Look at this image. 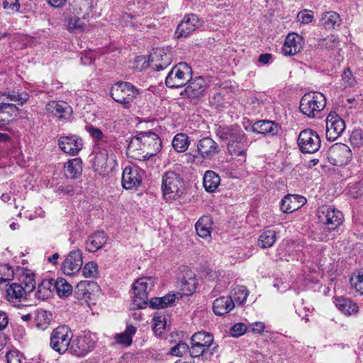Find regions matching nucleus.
<instances>
[{
    "mask_svg": "<svg viewBox=\"0 0 363 363\" xmlns=\"http://www.w3.org/2000/svg\"><path fill=\"white\" fill-rule=\"evenodd\" d=\"M191 345L189 348V352L191 357H199L202 355L207 350H208V347H206L198 342H191Z\"/></svg>",
    "mask_w": 363,
    "mask_h": 363,
    "instance_id": "51",
    "label": "nucleus"
},
{
    "mask_svg": "<svg viewBox=\"0 0 363 363\" xmlns=\"http://www.w3.org/2000/svg\"><path fill=\"white\" fill-rule=\"evenodd\" d=\"M351 288L360 295H363V274L352 275L350 278Z\"/></svg>",
    "mask_w": 363,
    "mask_h": 363,
    "instance_id": "48",
    "label": "nucleus"
},
{
    "mask_svg": "<svg viewBox=\"0 0 363 363\" xmlns=\"http://www.w3.org/2000/svg\"><path fill=\"white\" fill-rule=\"evenodd\" d=\"M298 145L302 152L313 154L319 150L320 139L316 132L305 129L299 133Z\"/></svg>",
    "mask_w": 363,
    "mask_h": 363,
    "instance_id": "8",
    "label": "nucleus"
},
{
    "mask_svg": "<svg viewBox=\"0 0 363 363\" xmlns=\"http://www.w3.org/2000/svg\"><path fill=\"white\" fill-rule=\"evenodd\" d=\"M29 98L28 94L26 92H9L7 94V99L11 101L16 102L18 105L22 106L25 102L28 101Z\"/></svg>",
    "mask_w": 363,
    "mask_h": 363,
    "instance_id": "47",
    "label": "nucleus"
},
{
    "mask_svg": "<svg viewBox=\"0 0 363 363\" xmlns=\"http://www.w3.org/2000/svg\"><path fill=\"white\" fill-rule=\"evenodd\" d=\"M172 55L164 48L156 49L150 56V66L157 70L167 68L172 62Z\"/></svg>",
    "mask_w": 363,
    "mask_h": 363,
    "instance_id": "16",
    "label": "nucleus"
},
{
    "mask_svg": "<svg viewBox=\"0 0 363 363\" xmlns=\"http://www.w3.org/2000/svg\"><path fill=\"white\" fill-rule=\"evenodd\" d=\"M197 150L203 158L217 157L221 151L218 145L209 137H205L198 142Z\"/></svg>",
    "mask_w": 363,
    "mask_h": 363,
    "instance_id": "18",
    "label": "nucleus"
},
{
    "mask_svg": "<svg viewBox=\"0 0 363 363\" xmlns=\"http://www.w3.org/2000/svg\"><path fill=\"white\" fill-rule=\"evenodd\" d=\"M48 109L60 119L66 118L72 113V108L65 101H52L47 106Z\"/></svg>",
    "mask_w": 363,
    "mask_h": 363,
    "instance_id": "28",
    "label": "nucleus"
},
{
    "mask_svg": "<svg viewBox=\"0 0 363 363\" xmlns=\"http://www.w3.org/2000/svg\"><path fill=\"white\" fill-rule=\"evenodd\" d=\"M176 295L168 294L163 297H155L151 298L150 305L152 308H163L169 306L174 301Z\"/></svg>",
    "mask_w": 363,
    "mask_h": 363,
    "instance_id": "37",
    "label": "nucleus"
},
{
    "mask_svg": "<svg viewBox=\"0 0 363 363\" xmlns=\"http://www.w3.org/2000/svg\"><path fill=\"white\" fill-rule=\"evenodd\" d=\"M143 172L138 167H126L122 174V186L125 189H132L140 186Z\"/></svg>",
    "mask_w": 363,
    "mask_h": 363,
    "instance_id": "15",
    "label": "nucleus"
},
{
    "mask_svg": "<svg viewBox=\"0 0 363 363\" xmlns=\"http://www.w3.org/2000/svg\"><path fill=\"white\" fill-rule=\"evenodd\" d=\"M189 350V345L182 341H179L170 349L169 353L175 357H182L184 354H187Z\"/></svg>",
    "mask_w": 363,
    "mask_h": 363,
    "instance_id": "46",
    "label": "nucleus"
},
{
    "mask_svg": "<svg viewBox=\"0 0 363 363\" xmlns=\"http://www.w3.org/2000/svg\"><path fill=\"white\" fill-rule=\"evenodd\" d=\"M82 18H81V16H78L76 14H74L73 16H69V18H67V29L70 31L82 29L84 23Z\"/></svg>",
    "mask_w": 363,
    "mask_h": 363,
    "instance_id": "45",
    "label": "nucleus"
},
{
    "mask_svg": "<svg viewBox=\"0 0 363 363\" xmlns=\"http://www.w3.org/2000/svg\"><path fill=\"white\" fill-rule=\"evenodd\" d=\"M333 149H334V151H337L340 153H342L344 157H346L347 159L350 158L352 157V154H351V150L350 149V147L345 145V144H337L335 145V146L333 147Z\"/></svg>",
    "mask_w": 363,
    "mask_h": 363,
    "instance_id": "56",
    "label": "nucleus"
},
{
    "mask_svg": "<svg viewBox=\"0 0 363 363\" xmlns=\"http://www.w3.org/2000/svg\"><path fill=\"white\" fill-rule=\"evenodd\" d=\"M326 138L330 141H335L345 129V121L336 113H330L326 121Z\"/></svg>",
    "mask_w": 363,
    "mask_h": 363,
    "instance_id": "10",
    "label": "nucleus"
},
{
    "mask_svg": "<svg viewBox=\"0 0 363 363\" xmlns=\"http://www.w3.org/2000/svg\"><path fill=\"white\" fill-rule=\"evenodd\" d=\"M82 172V160H68L65 164V174L67 177L77 179Z\"/></svg>",
    "mask_w": 363,
    "mask_h": 363,
    "instance_id": "33",
    "label": "nucleus"
},
{
    "mask_svg": "<svg viewBox=\"0 0 363 363\" xmlns=\"http://www.w3.org/2000/svg\"><path fill=\"white\" fill-rule=\"evenodd\" d=\"M59 146L62 151L71 156H74L82 150L83 143L81 138L77 135L61 136Z\"/></svg>",
    "mask_w": 363,
    "mask_h": 363,
    "instance_id": "17",
    "label": "nucleus"
},
{
    "mask_svg": "<svg viewBox=\"0 0 363 363\" xmlns=\"http://www.w3.org/2000/svg\"><path fill=\"white\" fill-rule=\"evenodd\" d=\"M8 363H21V356L17 350H12L6 354Z\"/></svg>",
    "mask_w": 363,
    "mask_h": 363,
    "instance_id": "57",
    "label": "nucleus"
},
{
    "mask_svg": "<svg viewBox=\"0 0 363 363\" xmlns=\"http://www.w3.org/2000/svg\"><path fill=\"white\" fill-rule=\"evenodd\" d=\"M313 15L312 11L303 10L298 13L297 19L301 23L307 24L313 21Z\"/></svg>",
    "mask_w": 363,
    "mask_h": 363,
    "instance_id": "54",
    "label": "nucleus"
},
{
    "mask_svg": "<svg viewBox=\"0 0 363 363\" xmlns=\"http://www.w3.org/2000/svg\"><path fill=\"white\" fill-rule=\"evenodd\" d=\"M85 129L96 143L106 141V136L103 133L101 130H100L99 128H96L91 124H89L86 125Z\"/></svg>",
    "mask_w": 363,
    "mask_h": 363,
    "instance_id": "44",
    "label": "nucleus"
},
{
    "mask_svg": "<svg viewBox=\"0 0 363 363\" xmlns=\"http://www.w3.org/2000/svg\"><path fill=\"white\" fill-rule=\"evenodd\" d=\"M93 0H74L70 6L73 14L81 16L83 19L91 11Z\"/></svg>",
    "mask_w": 363,
    "mask_h": 363,
    "instance_id": "26",
    "label": "nucleus"
},
{
    "mask_svg": "<svg viewBox=\"0 0 363 363\" xmlns=\"http://www.w3.org/2000/svg\"><path fill=\"white\" fill-rule=\"evenodd\" d=\"M111 96L117 103L128 108L130 104L138 94V89L129 82H119L113 84L111 89Z\"/></svg>",
    "mask_w": 363,
    "mask_h": 363,
    "instance_id": "4",
    "label": "nucleus"
},
{
    "mask_svg": "<svg viewBox=\"0 0 363 363\" xmlns=\"http://www.w3.org/2000/svg\"><path fill=\"white\" fill-rule=\"evenodd\" d=\"M6 109H9L11 113L18 111V107L13 104L4 103V102L0 103V113H5ZM0 119H2V118L0 117Z\"/></svg>",
    "mask_w": 363,
    "mask_h": 363,
    "instance_id": "59",
    "label": "nucleus"
},
{
    "mask_svg": "<svg viewBox=\"0 0 363 363\" xmlns=\"http://www.w3.org/2000/svg\"><path fill=\"white\" fill-rule=\"evenodd\" d=\"M89 284V282L87 281H79L76 286V293L78 294L81 292L79 294L84 295L88 293V290L86 286Z\"/></svg>",
    "mask_w": 363,
    "mask_h": 363,
    "instance_id": "61",
    "label": "nucleus"
},
{
    "mask_svg": "<svg viewBox=\"0 0 363 363\" xmlns=\"http://www.w3.org/2000/svg\"><path fill=\"white\" fill-rule=\"evenodd\" d=\"M155 279L152 277H141L133 284V290L135 295L134 302L138 308L147 303L148 294L153 289Z\"/></svg>",
    "mask_w": 363,
    "mask_h": 363,
    "instance_id": "7",
    "label": "nucleus"
},
{
    "mask_svg": "<svg viewBox=\"0 0 363 363\" xmlns=\"http://www.w3.org/2000/svg\"><path fill=\"white\" fill-rule=\"evenodd\" d=\"M220 179L218 174L213 171L206 172L203 176V187L208 192H213L218 187Z\"/></svg>",
    "mask_w": 363,
    "mask_h": 363,
    "instance_id": "32",
    "label": "nucleus"
},
{
    "mask_svg": "<svg viewBox=\"0 0 363 363\" xmlns=\"http://www.w3.org/2000/svg\"><path fill=\"white\" fill-rule=\"evenodd\" d=\"M72 337L73 333L68 326L60 325L51 333L50 345L59 354H65L69 351Z\"/></svg>",
    "mask_w": 363,
    "mask_h": 363,
    "instance_id": "3",
    "label": "nucleus"
},
{
    "mask_svg": "<svg viewBox=\"0 0 363 363\" xmlns=\"http://www.w3.org/2000/svg\"><path fill=\"white\" fill-rule=\"evenodd\" d=\"M191 345L189 348V352L191 357H199L202 355L207 350H208V347H206L198 342H191Z\"/></svg>",
    "mask_w": 363,
    "mask_h": 363,
    "instance_id": "52",
    "label": "nucleus"
},
{
    "mask_svg": "<svg viewBox=\"0 0 363 363\" xmlns=\"http://www.w3.org/2000/svg\"><path fill=\"white\" fill-rule=\"evenodd\" d=\"M190 141L189 140V137L185 133H177L172 140V147L175 151L178 152H185L189 145Z\"/></svg>",
    "mask_w": 363,
    "mask_h": 363,
    "instance_id": "35",
    "label": "nucleus"
},
{
    "mask_svg": "<svg viewBox=\"0 0 363 363\" xmlns=\"http://www.w3.org/2000/svg\"><path fill=\"white\" fill-rule=\"evenodd\" d=\"M318 217L325 225H333L335 228L343 223L344 216L341 211L330 206H322L318 208Z\"/></svg>",
    "mask_w": 363,
    "mask_h": 363,
    "instance_id": "9",
    "label": "nucleus"
},
{
    "mask_svg": "<svg viewBox=\"0 0 363 363\" xmlns=\"http://www.w3.org/2000/svg\"><path fill=\"white\" fill-rule=\"evenodd\" d=\"M53 284L54 290L60 297H67L71 294L72 286L65 279L60 277L56 280L53 279Z\"/></svg>",
    "mask_w": 363,
    "mask_h": 363,
    "instance_id": "34",
    "label": "nucleus"
},
{
    "mask_svg": "<svg viewBox=\"0 0 363 363\" xmlns=\"http://www.w3.org/2000/svg\"><path fill=\"white\" fill-rule=\"evenodd\" d=\"M98 265L94 262H89L82 269V274L85 277H96L98 274Z\"/></svg>",
    "mask_w": 363,
    "mask_h": 363,
    "instance_id": "49",
    "label": "nucleus"
},
{
    "mask_svg": "<svg viewBox=\"0 0 363 363\" xmlns=\"http://www.w3.org/2000/svg\"><path fill=\"white\" fill-rule=\"evenodd\" d=\"M307 200L297 194L286 195L281 201V209L284 213H290L301 208Z\"/></svg>",
    "mask_w": 363,
    "mask_h": 363,
    "instance_id": "21",
    "label": "nucleus"
},
{
    "mask_svg": "<svg viewBox=\"0 0 363 363\" xmlns=\"http://www.w3.org/2000/svg\"><path fill=\"white\" fill-rule=\"evenodd\" d=\"M192 75L191 67L186 62H180L173 67L165 79L167 86L179 88L186 84Z\"/></svg>",
    "mask_w": 363,
    "mask_h": 363,
    "instance_id": "6",
    "label": "nucleus"
},
{
    "mask_svg": "<svg viewBox=\"0 0 363 363\" xmlns=\"http://www.w3.org/2000/svg\"><path fill=\"white\" fill-rule=\"evenodd\" d=\"M233 127H223V126H218L216 128V133L218 137H219L223 140H227L228 138H229L230 133L232 130Z\"/></svg>",
    "mask_w": 363,
    "mask_h": 363,
    "instance_id": "55",
    "label": "nucleus"
},
{
    "mask_svg": "<svg viewBox=\"0 0 363 363\" xmlns=\"http://www.w3.org/2000/svg\"><path fill=\"white\" fill-rule=\"evenodd\" d=\"M212 225L213 220L211 216H201L195 225L198 235L205 239L210 238Z\"/></svg>",
    "mask_w": 363,
    "mask_h": 363,
    "instance_id": "25",
    "label": "nucleus"
},
{
    "mask_svg": "<svg viewBox=\"0 0 363 363\" xmlns=\"http://www.w3.org/2000/svg\"><path fill=\"white\" fill-rule=\"evenodd\" d=\"M164 199L169 202L177 200L184 193V183L182 178L174 172H167L162 179Z\"/></svg>",
    "mask_w": 363,
    "mask_h": 363,
    "instance_id": "1",
    "label": "nucleus"
},
{
    "mask_svg": "<svg viewBox=\"0 0 363 363\" xmlns=\"http://www.w3.org/2000/svg\"><path fill=\"white\" fill-rule=\"evenodd\" d=\"M203 21L196 14L186 15L177 26L176 34L178 38L186 37L202 26Z\"/></svg>",
    "mask_w": 363,
    "mask_h": 363,
    "instance_id": "12",
    "label": "nucleus"
},
{
    "mask_svg": "<svg viewBox=\"0 0 363 363\" xmlns=\"http://www.w3.org/2000/svg\"><path fill=\"white\" fill-rule=\"evenodd\" d=\"M247 327L242 323L234 324L230 329V334L235 337H238L247 331Z\"/></svg>",
    "mask_w": 363,
    "mask_h": 363,
    "instance_id": "53",
    "label": "nucleus"
},
{
    "mask_svg": "<svg viewBox=\"0 0 363 363\" xmlns=\"http://www.w3.org/2000/svg\"><path fill=\"white\" fill-rule=\"evenodd\" d=\"M54 291L53 279H45L38 286L35 297L39 300H45L51 296Z\"/></svg>",
    "mask_w": 363,
    "mask_h": 363,
    "instance_id": "30",
    "label": "nucleus"
},
{
    "mask_svg": "<svg viewBox=\"0 0 363 363\" xmlns=\"http://www.w3.org/2000/svg\"><path fill=\"white\" fill-rule=\"evenodd\" d=\"M277 238L274 230H265L259 238L258 245L262 248H267L273 245Z\"/></svg>",
    "mask_w": 363,
    "mask_h": 363,
    "instance_id": "38",
    "label": "nucleus"
},
{
    "mask_svg": "<svg viewBox=\"0 0 363 363\" xmlns=\"http://www.w3.org/2000/svg\"><path fill=\"white\" fill-rule=\"evenodd\" d=\"M303 45L302 36L296 33L287 35L284 44L282 47V52L286 56H293L298 53Z\"/></svg>",
    "mask_w": 363,
    "mask_h": 363,
    "instance_id": "20",
    "label": "nucleus"
},
{
    "mask_svg": "<svg viewBox=\"0 0 363 363\" xmlns=\"http://www.w3.org/2000/svg\"><path fill=\"white\" fill-rule=\"evenodd\" d=\"M94 347L95 342L91 335H82L73 340L69 347V352L75 356L83 357L92 351Z\"/></svg>",
    "mask_w": 363,
    "mask_h": 363,
    "instance_id": "13",
    "label": "nucleus"
},
{
    "mask_svg": "<svg viewBox=\"0 0 363 363\" xmlns=\"http://www.w3.org/2000/svg\"><path fill=\"white\" fill-rule=\"evenodd\" d=\"M188 86L184 90L185 95L191 99H198L203 96L207 84L202 77L190 78Z\"/></svg>",
    "mask_w": 363,
    "mask_h": 363,
    "instance_id": "19",
    "label": "nucleus"
},
{
    "mask_svg": "<svg viewBox=\"0 0 363 363\" xmlns=\"http://www.w3.org/2000/svg\"><path fill=\"white\" fill-rule=\"evenodd\" d=\"M136 332V328L133 325L127 326L124 332L115 335L116 342L118 344L129 346L132 343V337Z\"/></svg>",
    "mask_w": 363,
    "mask_h": 363,
    "instance_id": "36",
    "label": "nucleus"
},
{
    "mask_svg": "<svg viewBox=\"0 0 363 363\" xmlns=\"http://www.w3.org/2000/svg\"><path fill=\"white\" fill-rule=\"evenodd\" d=\"M191 342H198L209 348L213 342V337L208 333L200 331L192 335Z\"/></svg>",
    "mask_w": 363,
    "mask_h": 363,
    "instance_id": "39",
    "label": "nucleus"
},
{
    "mask_svg": "<svg viewBox=\"0 0 363 363\" xmlns=\"http://www.w3.org/2000/svg\"><path fill=\"white\" fill-rule=\"evenodd\" d=\"M135 142L141 143L145 149L144 159H150L155 156L161 150L162 140L155 133L152 131L140 132L133 138L130 145Z\"/></svg>",
    "mask_w": 363,
    "mask_h": 363,
    "instance_id": "5",
    "label": "nucleus"
},
{
    "mask_svg": "<svg viewBox=\"0 0 363 363\" xmlns=\"http://www.w3.org/2000/svg\"><path fill=\"white\" fill-rule=\"evenodd\" d=\"M27 294L23 286L18 283H12L6 289L7 300L14 304L26 301Z\"/></svg>",
    "mask_w": 363,
    "mask_h": 363,
    "instance_id": "23",
    "label": "nucleus"
},
{
    "mask_svg": "<svg viewBox=\"0 0 363 363\" xmlns=\"http://www.w3.org/2000/svg\"><path fill=\"white\" fill-rule=\"evenodd\" d=\"M107 242L106 234L103 231H99L89 236L86 243V249L91 252H94L101 249Z\"/></svg>",
    "mask_w": 363,
    "mask_h": 363,
    "instance_id": "27",
    "label": "nucleus"
},
{
    "mask_svg": "<svg viewBox=\"0 0 363 363\" xmlns=\"http://www.w3.org/2000/svg\"><path fill=\"white\" fill-rule=\"evenodd\" d=\"M239 304H242L248 296V290L243 286H238L233 289L230 296Z\"/></svg>",
    "mask_w": 363,
    "mask_h": 363,
    "instance_id": "43",
    "label": "nucleus"
},
{
    "mask_svg": "<svg viewBox=\"0 0 363 363\" xmlns=\"http://www.w3.org/2000/svg\"><path fill=\"white\" fill-rule=\"evenodd\" d=\"M340 16L337 13L330 11L322 14L320 21L322 24L327 28H332L338 23Z\"/></svg>",
    "mask_w": 363,
    "mask_h": 363,
    "instance_id": "40",
    "label": "nucleus"
},
{
    "mask_svg": "<svg viewBox=\"0 0 363 363\" xmlns=\"http://www.w3.org/2000/svg\"><path fill=\"white\" fill-rule=\"evenodd\" d=\"M2 5L4 9L17 11L19 9L18 0H3Z\"/></svg>",
    "mask_w": 363,
    "mask_h": 363,
    "instance_id": "58",
    "label": "nucleus"
},
{
    "mask_svg": "<svg viewBox=\"0 0 363 363\" xmlns=\"http://www.w3.org/2000/svg\"><path fill=\"white\" fill-rule=\"evenodd\" d=\"M83 264L82 253L81 250L71 251L62 263V269L67 275H73L78 272Z\"/></svg>",
    "mask_w": 363,
    "mask_h": 363,
    "instance_id": "14",
    "label": "nucleus"
},
{
    "mask_svg": "<svg viewBox=\"0 0 363 363\" xmlns=\"http://www.w3.org/2000/svg\"><path fill=\"white\" fill-rule=\"evenodd\" d=\"M52 319V314L45 310L39 309L35 312V323L36 327L42 330L48 328Z\"/></svg>",
    "mask_w": 363,
    "mask_h": 363,
    "instance_id": "31",
    "label": "nucleus"
},
{
    "mask_svg": "<svg viewBox=\"0 0 363 363\" xmlns=\"http://www.w3.org/2000/svg\"><path fill=\"white\" fill-rule=\"evenodd\" d=\"M153 330L156 335L161 336L167 328V318L164 315H155L153 318Z\"/></svg>",
    "mask_w": 363,
    "mask_h": 363,
    "instance_id": "42",
    "label": "nucleus"
},
{
    "mask_svg": "<svg viewBox=\"0 0 363 363\" xmlns=\"http://www.w3.org/2000/svg\"><path fill=\"white\" fill-rule=\"evenodd\" d=\"M235 307L231 296H222L213 302V313L217 315H223L228 313Z\"/></svg>",
    "mask_w": 363,
    "mask_h": 363,
    "instance_id": "24",
    "label": "nucleus"
},
{
    "mask_svg": "<svg viewBox=\"0 0 363 363\" xmlns=\"http://www.w3.org/2000/svg\"><path fill=\"white\" fill-rule=\"evenodd\" d=\"M9 319L6 313L0 311V330H4L8 325Z\"/></svg>",
    "mask_w": 363,
    "mask_h": 363,
    "instance_id": "63",
    "label": "nucleus"
},
{
    "mask_svg": "<svg viewBox=\"0 0 363 363\" xmlns=\"http://www.w3.org/2000/svg\"><path fill=\"white\" fill-rule=\"evenodd\" d=\"M93 169L100 175L105 174L110 169L107 160H94Z\"/></svg>",
    "mask_w": 363,
    "mask_h": 363,
    "instance_id": "50",
    "label": "nucleus"
},
{
    "mask_svg": "<svg viewBox=\"0 0 363 363\" xmlns=\"http://www.w3.org/2000/svg\"><path fill=\"white\" fill-rule=\"evenodd\" d=\"M342 78L344 82L348 85H351L354 82V78L350 68H345L342 74Z\"/></svg>",
    "mask_w": 363,
    "mask_h": 363,
    "instance_id": "60",
    "label": "nucleus"
},
{
    "mask_svg": "<svg viewBox=\"0 0 363 363\" xmlns=\"http://www.w3.org/2000/svg\"><path fill=\"white\" fill-rule=\"evenodd\" d=\"M228 140V150L232 157L242 156L245 157V147L242 143L244 134L243 132L237 128H233Z\"/></svg>",
    "mask_w": 363,
    "mask_h": 363,
    "instance_id": "11",
    "label": "nucleus"
},
{
    "mask_svg": "<svg viewBox=\"0 0 363 363\" xmlns=\"http://www.w3.org/2000/svg\"><path fill=\"white\" fill-rule=\"evenodd\" d=\"M280 129L279 124L272 121H257L252 127V130L254 133L272 136L277 135Z\"/></svg>",
    "mask_w": 363,
    "mask_h": 363,
    "instance_id": "22",
    "label": "nucleus"
},
{
    "mask_svg": "<svg viewBox=\"0 0 363 363\" xmlns=\"http://www.w3.org/2000/svg\"><path fill=\"white\" fill-rule=\"evenodd\" d=\"M22 284L24 289L29 294L35 288V274L31 272H24L22 275Z\"/></svg>",
    "mask_w": 363,
    "mask_h": 363,
    "instance_id": "41",
    "label": "nucleus"
},
{
    "mask_svg": "<svg viewBox=\"0 0 363 363\" xmlns=\"http://www.w3.org/2000/svg\"><path fill=\"white\" fill-rule=\"evenodd\" d=\"M264 328V324L262 322H255L252 324V331L255 333H261Z\"/></svg>",
    "mask_w": 363,
    "mask_h": 363,
    "instance_id": "64",
    "label": "nucleus"
},
{
    "mask_svg": "<svg viewBox=\"0 0 363 363\" xmlns=\"http://www.w3.org/2000/svg\"><path fill=\"white\" fill-rule=\"evenodd\" d=\"M326 99L320 92H308L305 94L300 102L301 113L309 118H315L325 108Z\"/></svg>",
    "mask_w": 363,
    "mask_h": 363,
    "instance_id": "2",
    "label": "nucleus"
},
{
    "mask_svg": "<svg viewBox=\"0 0 363 363\" xmlns=\"http://www.w3.org/2000/svg\"><path fill=\"white\" fill-rule=\"evenodd\" d=\"M335 303L337 308L346 315L355 314L359 311V308L355 303L345 297L335 298Z\"/></svg>",
    "mask_w": 363,
    "mask_h": 363,
    "instance_id": "29",
    "label": "nucleus"
},
{
    "mask_svg": "<svg viewBox=\"0 0 363 363\" xmlns=\"http://www.w3.org/2000/svg\"><path fill=\"white\" fill-rule=\"evenodd\" d=\"M4 269H6L7 270V274H6V277H3L1 275L0 276V284L5 283V282L8 281L13 276V270L8 265H5L4 267Z\"/></svg>",
    "mask_w": 363,
    "mask_h": 363,
    "instance_id": "62",
    "label": "nucleus"
}]
</instances>
